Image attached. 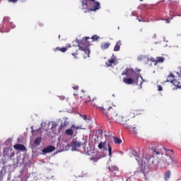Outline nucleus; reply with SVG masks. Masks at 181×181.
I'll return each instance as SVG.
<instances>
[{
	"label": "nucleus",
	"instance_id": "1",
	"mask_svg": "<svg viewBox=\"0 0 181 181\" xmlns=\"http://www.w3.org/2000/svg\"><path fill=\"white\" fill-rule=\"evenodd\" d=\"M93 107L99 108L100 111L104 114V115L107 118L109 122H117L120 124V125H125L128 121H129V117L127 116L124 113L121 112H117L111 106V103L105 102L103 107H100L95 103H92Z\"/></svg>",
	"mask_w": 181,
	"mask_h": 181
},
{
	"label": "nucleus",
	"instance_id": "2",
	"mask_svg": "<svg viewBox=\"0 0 181 181\" xmlns=\"http://www.w3.org/2000/svg\"><path fill=\"white\" fill-rule=\"evenodd\" d=\"M139 71L141 69L134 70L132 68H126L122 73V76H127V78H123V82L129 86L134 84V83H138V79L141 77Z\"/></svg>",
	"mask_w": 181,
	"mask_h": 181
},
{
	"label": "nucleus",
	"instance_id": "3",
	"mask_svg": "<svg viewBox=\"0 0 181 181\" xmlns=\"http://www.w3.org/2000/svg\"><path fill=\"white\" fill-rule=\"evenodd\" d=\"M89 39V37H84L81 40H76L78 50L81 52V54L85 59L90 57V48L88 47H90V43L88 41Z\"/></svg>",
	"mask_w": 181,
	"mask_h": 181
},
{
	"label": "nucleus",
	"instance_id": "4",
	"mask_svg": "<svg viewBox=\"0 0 181 181\" xmlns=\"http://www.w3.org/2000/svg\"><path fill=\"white\" fill-rule=\"evenodd\" d=\"M81 6L85 13H87V12H95V11H98L101 8L100 2L95 0H83Z\"/></svg>",
	"mask_w": 181,
	"mask_h": 181
},
{
	"label": "nucleus",
	"instance_id": "5",
	"mask_svg": "<svg viewBox=\"0 0 181 181\" xmlns=\"http://www.w3.org/2000/svg\"><path fill=\"white\" fill-rule=\"evenodd\" d=\"M171 153H173V150H165V155L161 158V160L159 161L160 166L162 168H168L170 165H176L177 160L175 158H172L170 156Z\"/></svg>",
	"mask_w": 181,
	"mask_h": 181
},
{
	"label": "nucleus",
	"instance_id": "6",
	"mask_svg": "<svg viewBox=\"0 0 181 181\" xmlns=\"http://www.w3.org/2000/svg\"><path fill=\"white\" fill-rule=\"evenodd\" d=\"M98 148L100 151H103V153L107 152L108 149L109 156H112V148L111 147V146H110V144L107 143V141H104V142L100 141L98 145Z\"/></svg>",
	"mask_w": 181,
	"mask_h": 181
},
{
	"label": "nucleus",
	"instance_id": "7",
	"mask_svg": "<svg viewBox=\"0 0 181 181\" xmlns=\"http://www.w3.org/2000/svg\"><path fill=\"white\" fill-rule=\"evenodd\" d=\"M56 149V147L49 145L45 148L42 149L43 153H50L51 152H54V151Z\"/></svg>",
	"mask_w": 181,
	"mask_h": 181
},
{
	"label": "nucleus",
	"instance_id": "8",
	"mask_svg": "<svg viewBox=\"0 0 181 181\" xmlns=\"http://www.w3.org/2000/svg\"><path fill=\"white\" fill-rule=\"evenodd\" d=\"M145 163H146L148 166H151V165H153V163H155V157L151 156L148 158H146Z\"/></svg>",
	"mask_w": 181,
	"mask_h": 181
},
{
	"label": "nucleus",
	"instance_id": "9",
	"mask_svg": "<svg viewBox=\"0 0 181 181\" xmlns=\"http://www.w3.org/2000/svg\"><path fill=\"white\" fill-rule=\"evenodd\" d=\"M13 148L14 149H16V151H22L23 152H24V151H26V147L23 144H17L13 146Z\"/></svg>",
	"mask_w": 181,
	"mask_h": 181
},
{
	"label": "nucleus",
	"instance_id": "10",
	"mask_svg": "<svg viewBox=\"0 0 181 181\" xmlns=\"http://www.w3.org/2000/svg\"><path fill=\"white\" fill-rule=\"evenodd\" d=\"M71 54L72 56H74V57H76V56H78V46H74L73 45L71 47Z\"/></svg>",
	"mask_w": 181,
	"mask_h": 181
},
{
	"label": "nucleus",
	"instance_id": "11",
	"mask_svg": "<svg viewBox=\"0 0 181 181\" xmlns=\"http://www.w3.org/2000/svg\"><path fill=\"white\" fill-rule=\"evenodd\" d=\"M112 64L114 66H116L117 64L116 59H108L107 62H106V65L107 66V67H112Z\"/></svg>",
	"mask_w": 181,
	"mask_h": 181
},
{
	"label": "nucleus",
	"instance_id": "12",
	"mask_svg": "<svg viewBox=\"0 0 181 181\" xmlns=\"http://www.w3.org/2000/svg\"><path fill=\"white\" fill-rule=\"evenodd\" d=\"M78 141L81 146H86L87 145V137L82 136Z\"/></svg>",
	"mask_w": 181,
	"mask_h": 181
},
{
	"label": "nucleus",
	"instance_id": "13",
	"mask_svg": "<svg viewBox=\"0 0 181 181\" xmlns=\"http://www.w3.org/2000/svg\"><path fill=\"white\" fill-rule=\"evenodd\" d=\"M100 159H101V156H100V153H96L90 158V160H93V162H98Z\"/></svg>",
	"mask_w": 181,
	"mask_h": 181
},
{
	"label": "nucleus",
	"instance_id": "14",
	"mask_svg": "<svg viewBox=\"0 0 181 181\" xmlns=\"http://www.w3.org/2000/svg\"><path fill=\"white\" fill-rule=\"evenodd\" d=\"M69 47H71V45H70V44L68 45L67 47L59 48V47H57L54 49V52H57V50H59V52L64 53V52H67V49H69Z\"/></svg>",
	"mask_w": 181,
	"mask_h": 181
},
{
	"label": "nucleus",
	"instance_id": "15",
	"mask_svg": "<svg viewBox=\"0 0 181 181\" xmlns=\"http://www.w3.org/2000/svg\"><path fill=\"white\" fill-rule=\"evenodd\" d=\"M175 80V76L172 74H170L168 76H167V80L165 81V83H173Z\"/></svg>",
	"mask_w": 181,
	"mask_h": 181
},
{
	"label": "nucleus",
	"instance_id": "16",
	"mask_svg": "<svg viewBox=\"0 0 181 181\" xmlns=\"http://www.w3.org/2000/svg\"><path fill=\"white\" fill-rule=\"evenodd\" d=\"M110 46H111V43H110V42H103L100 45V47H101L102 50H106V49H108V47H110Z\"/></svg>",
	"mask_w": 181,
	"mask_h": 181
},
{
	"label": "nucleus",
	"instance_id": "17",
	"mask_svg": "<svg viewBox=\"0 0 181 181\" xmlns=\"http://www.w3.org/2000/svg\"><path fill=\"white\" fill-rule=\"evenodd\" d=\"M121 40L117 41L115 45L114 52H119V49H121Z\"/></svg>",
	"mask_w": 181,
	"mask_h": 181
},
{
	"label": "nucleus",
	"instance_id": "18",
	"mask_svg": "<svg viewBox=\"0 0 181 181\" xmlns=\"http://www.w3.org/2000/svg\"><path fill=\"white\" fill-rule=\"evenodd\" d=\"M71 128H74V125H72L71 127V129H68L65 131V134L66 135H69L70 136H73V135L74 134V132L71 129Z\"/></svg>",
	"mask_w": 181,
	"mask_h": 181
},
{
	"label": "nucleus",
	"instance_id": "19",
	"mask_svg": "<svg viewBox=\"0 0 181 181\" xmlns=\"http://www.w3.org/2000/svg\"><path fill=\"white\" fill-rule=\"evenodd\" d=\"M72 148H80L81 146V144L78 142V140H76L75 141H73L71 143Z\"/></svg>",
	"mask_w": 181,
	"mask_h": 181
},
{
	"label": "nucleus",
	"instance_id": "20",
	"mask_svg": "<svg viewBox=\"0 0 181 181\" xmlns=\"http://www.w3.org/2000/svg\"><path fill=\"white\" fill-rule=\"evenodd\" d=\"M67 125H69V122L64 121L63 123L61 124V125L59 128V131H62V129L66 128V127H67Z\"/></svg>",
	"mask_w": 181,
	"mask_h": 181
},
{
	"label": "nucleus",
	"instance_id": "21",
	"mask_svg": "<svg viewBox=\"0 0 181 181\" xmlns=\"http://www.w3.org/2000/svg\"><path fill=\"white\" fill-rule=\"evenodd\" d=\"M113 141H114V143L116 144V145H118L119 144H122V140H121V139H119L117 136L113 137Z\"/></svg>",
	"mask_w": 181,
	"mask_h": 181
},
{
	"label": "nucleus",
	"instance_id": "22",
	"mask_svg": "<svg viewBox=\"0 0 181 181\" xmlns=\"http://www.w3.org/2000/svg\"><path fill=\"white\" fill-rule=\"evenodd\" d=\"M108 169L110 172H118L119 170L118 167H117L116 165H112L110 167H108Z\"/></svg>",
	"mask_w": 181,
	"mask_h": 181
},
{
	"label": "nucleus",
	"instance_id": "23",
	"mask_svg": "<svg viewBox=\"0 0 181 181\" xmlns=\"http://www.w3.org/2000/svg\"><path fill=\"white\" fill-rule=\"evenodd\" d=\"M172 84L175 86V87H177V88H180L181 84L180 82L177 81V80L174 79Z\"/></svg>",
	"mask_w": 181,
	"mask_h": 181
},
{
	"label": "nucleus",
	"instance_id": "24",
	"mask_svg": "<svg viewBox=\"0 0 181 181\" xmlns=\"http://www.w3.org/2000/svg\"><path fill=\"white\" fill-rule=\"evenodd\" d=\"M164 179L165 180H169V179H170V170H168L165 173Z\"/></svg>",
	"mask_w": 181,
	"mask_h": 181
},
{
	"label": "nucleus",
	"instance_id": "25",
	"mask_svg": "<svg viewBox=\"0 0 181 181\" xmlns=\"http://www.w3.org/2000/svg\"><path fill=\"white\" fill-rule=\"evenodd\" d=\"M156 59H157V64L158 63H163V62H165V57H157Z\"/></svg>",
	"mask_w": 181,
	"mask_h": 181
},
{
	"label": "nucleus",
	"instance_id": "26",
	"mask_svg": "<svg viewBox=\"0 0 181 181\" xmlns=\"http://www.w3.org/2000/svg\"><path fill=\"white\" fill-rule=\"evenodd\" d=\"M42 142V137H38L34 141V144L40 145Z\"/></svg>",
	"mask_w": 181,
	"mask_h": 181
},
{
	"label": "nucleus",
	"instance_id": "27",
	"mask_svg": "<svg viewBox=\"0 0 181 181\" xmlns=\"http://www.w3.org/2000/svg\"><path fill=\"white\" fill-rule=\"evenodd\" d=\"M153 155H163V151L153 150Z\"/></svg>",
	"mask_w": 181,
	"mask_h": 181
},
{
	"label": "nucleus",
	"instance_id": "28",
	"mask_svg": "<svg viewBox=\"0 0 181 181\" xmlns=\"http://www.w3.org/2000/svg\"><path fill=\"white\" fill-rule=\"evenodd\" d=\"M93 141L95 144H98V142H100V137L98 135H95L93 136Z\"/></svg>",
	"mask_w": 181,
	"mask_h": 181
},
{
	"label": "nucleus",
	"instance_id": "29",
	"mask_svg": "<svg viewBox=\"0 0 181 181\" xmlns=\"http://www.w3.org/2000/svg\"><path fill=\"white\" fill-rule=\"evenodd\" d=\"M150 62H151L152 63H154V66H156L158 64L156 58L155 59L154 57H151Z\"/></svg>",
	"mask_w": 181,
	"mask_h": 181
},
{
	"label": "nucleus",
	"instance_id": "30",
	"mask_svg": "<svg viewBox=\"0 0 181 181\" xmlns=\"http://www.w3.org/2000/svg\"><path fill=\"white\" fill-rule=\"evenodd\" d=\"M91 39H92L93 42H96L97 40H98V39H100V37H98V35H95L91 37Z\"/></svg>",
	"mask_w": 181,
	"mask_h": 181
},
{
	"label": "nucleus",
	"instance_id": "31",
	"mask_svg": "<svg viewBox=\"0 0 181 181\" xmlns=\"http://www.w3.org/2000/svg\"><path fill=\"white\" fill-rule=\"evenodd\" d=\"M135 175H138V173H143V175L145 176V171L144 170H141L140 171H135L134 172Z\"/></svg>",
	"mask_w": 181,
	"mask_h": 181
},
{
	"label": "nucleus",
	"instance_id": "32",
	"mask_svg": "<svg viewBox=\"0 0 181 181\" xmlns=\"http://www.w3.org/2000/svg\"><path fill=\"white\" fill-rule=\"evenodd\" d=\"M4 22H9L11 18L9 17H4Z\"/></svg>",
	"mask_w": 181,
	"mask_h": 181
},
{
	"label": "nucleus",
	"instance_id": "33",
	"mask_svg": "<svg viewBox=\"0 0 181 181\" xmlns=\"http://www.w3.org/2000/svg\"><path fill=\"white\" fill-rule=\"evenodd\" d=\"M172 19H173V16L171 17L170 18H167V19L165 20L166 23H170V21H171Z\"/></svg>",
	"mask_w": 181,
	"mask_h": 181
},
{
	"label": "nucleus",
	"instance_id": "34",
	"mask_svg": "<svg viewBox=\"0 0 181 181\" xmlns=\"http://www.w3.org/2000/svg\"><path fill=\"white\" fill-rule=\"evenodd\" d=\"M163 90V88L160 85H158V91H162Z\"/></svg>",
	"mask_w": 181,
	"mask_h": 181
},
{
	"label": "nucleus",
	"instance_id": "35",
	"mask_svg": "<svg viewBox=\"0 0 181 181\" xmlns=\"http://www.w3.org/2000/svg\"><path fill=\"white\" fill-rule=\"evenodd\" d=\"M8 2H11V4H16L18 2V0H8Z\"/></svg>",
	"mask_w": 181,
	"mask_h": 181
},
{
	"label": "nucleus",
	"instance_id": "36",
	"mask_svg": "<svg viewBox=\"0 0 181 181\" xmlns=\"http://www.w3.org/2000/svg\"><path fill=\"white\" fill-rule=\"evenodd\" d=\"M90 102H91V98L88 96V98H86V103H90Z\"/></svg>",
	"mask_w": 181,
	"mask_h": 181
},
{
	"label": "nucleus",
	"instance_id": "37",
	"mask_svg": "<svg viewBox=\"0 0 181 181\" xmlns=\"http://www.w3.org/2000/svg\"><path fill=\"white\" fill-rule=\"evenodd\" d=\"M59 98L62 100V101L66 100V97L62 95V96H59Z\"/></svg>",
	"mask_w": 181,
	"mask_h": 181
},
{
	"label": "nucleus",
	"instance_id": "38",
	"mask_svg": "<svg viewBox=\"0 0 181 181\" xmlns=\"http://www.w3.org/2000/svg\"><path fill=\"white\" fill-rule=\"evenodd\" d=\"M8 148H4V155H6V152H8Z\"/></svg>",
	"mask_w": 181,
	"mask_h": 181
},
{
	"label": "nucleus",
	"instance_id": "39",
	"mask_svg": "<svg viewBox=\"0 0 181 181\" xmlns=\"http://www.w3.org/2000/svg\"><path fill=\"white\" fill-rule=\"evenodd\" d=\"M72 88L74 90H78V86H75L72 87Z\"/></svg>",
	"mask_w": 181,
	"mask_h": 181
},
{
	"label": "nucleus",
	"instance_id": "40",
	"mask_svg": "<svg viewBox=\"0 0 181 181\" xmlns=\"http://www.w3.org/2000/svg\"><path fill=\"white\" fill-rule=\"evenodd\" d=\"M98 134H103V129H99L98 130Z\"/></svg>",
	"mask_w": 181,
	"mask_h": 181
},
{
	"label": "nucleus",
	"instance_id": "41",
	"mask_svg": "<svg viewBox=\"0 0 181 181\" xmlns=\"http://www.w3.org/2000/svg\"><path fill=\"white\" fill-rule=\"evenodd\" d=\"M136 160H138V162H139V161L141 160V159H139V156H137V157L136 158Z\"/></svg>",
	"mask_w": 181,
	"mask_h": 181
},
{
	"label": "nucleus",
	"instance_id": "42",
	"mask_svg": "<svg viewBox=\"0 0 181 181\" xmlns=\"http://www.w3.org/2000/svg\"><path fill=\"white\" fill-rule=\"evenodd\" d=\"M180 74L179 75V76L181 78V66L180 67Z\"/></svg>",
	"mask_w": 181,
	"mask_h": 181
},
{
	"label": "nucleus",
	"instance_id": "43",
	"mask_svg": "<svg viewBox=\"0 0 181 181\" xmlns=\"http://www.w3.org/2000/svg\"><path fill=\"white\" fill-rule=\"evenodd\" d=\"M83 119H87V115L83 116Z\"/></svg>",
	"mask_w": 181,
	"mask_h": 181
},
{
	"label": "nucleus",
	"instance_id": "44",
	"mask_svg": "<svg viewBox=\"0 0 181 181\" xmlns=\"http://www.w3.org/2000/svg\"><path fill=\"white\" fill-rule=\"evenodd\" d=\"M139 32H144V29H143V28H141V29L139 30Z\"/></svg>",
	"mask_w": 181,
	"mask_h": 181
},
{
	"label": "nucleus",
	"instance_id": "45",
	"mask_svg": "<svg viewBox=\"0 0 181 181\" xmlns=\"http://www.w3.org/2000/svg\"><path fill=\"white\" fill-rule=\"evenodd\" d=\"M95 100V99H93V100H92V103H94V100Z\"/></svg>",
	"mask_w": 181,
	"mask_h": 181
},
{
	"label": "nucleus",
	"instance_id": "46",
	"mask_svg": "<svg viewBox=\"0 0 181 181\" xmlns=\"http://www.w3.org/2000/svg\"><path fill=\"white\" fill-rule=\"evenodd\" d=\"M177 16H181V14H178V15H177Z\"/></svg>",
	"mask_w": 181,
	"mask_h": 181
},
{
	"label": "nucleus",
	"instance_id": "47",
	"mask_svg": "<svg viewBox=\"0 0 181 181\" xmlns=\"http://www.w3.org/2000/svg\"><path fill=\"white\" fill-rule=\"evenodd\" d=\"M139 22H141V19L139 18Z\"/></svg>",
	"mask_w": 181,
	"mask_h": 181
},
{
	"label": "nucleus",
	"instance_id": "48",
	"mask_svg": "<svg viewBox=\"0 0 181 181\" xmlns=\"http://www.w3.org/2000/svg\"><path fill=\"white\" fill-rule=\"evenodd\" d=\"M59 37H60V35H59Z\"/></svg>",
	"mask_w": 181,
	"mask_h": 181
},
{
	"label": "nucleus",
	"instance_id": "49",
	"mask_svg": "<svg viewBox=\"0 0 181 181\" xmlns=\"http://www.w3.org/2000/svg\"><path fill=\"white\" fill-rule=\"evenodd\" d=\"M140 1H142V0H140Z\"/></svg>",
	"mask_w": 181,
	"mask_h": 181
}]
</instances>
